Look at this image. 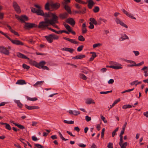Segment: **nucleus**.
I'll list each match as a JSON object with an SVG mask.
<instances>
[{
  "instance_id": "obj_1",
  "label": "nucleus",
  "mask_w": 148,
  "mask_h": 148,
  "mask_svg": "<svg viewBox=\"0 0 148 148\" xmlns=\"http://www.w3.org/2000/svg\"><path fill=\"white\" fill-rule=\"evenodd\" d=\"M52 17L51 19H49L47 18L45 19L44 22L46 24H48L49 25H53L54 24L58 23H59L58 21V17L55 13H53L50 12Z\"/></svg>"
},
{
  "instance_id": "obj_2",
  "label": "nucleus",
  "mask_w": 148,
  "mask_h": 148,
  "mask_svg": "<svg viewBox=\"0 0 148 148\" xmlns=\"http://www.w3.org/2000/svg\"><path fill=\"white\" fill-rule=\"evenodd\" d=\"M47 42L49 43H51L53 40H58L59 37L57 35L54 34H50L47 36H45Z\"/></svg>"
},
{
  "instance_id": "obj_3",
  "label": "nucleus",
  "mask_w": 148,
  "mask_h": 148,
  "mask_svg": "<svg viewBox=\"0 0 148 148\" xmlns=\"http://www.w3.org/2000/svg\"><path fill=\"white\" fill-rule=\"evenodd\" d=\"M38 25L35 23H25L24 28L26 29L29 30L33 28H36Z\"/></svg>"
},
{
  "instance_id": "obj_4",
  "label": "nucleus",
  "mask_w": 148,
  "mask_h": 148,
  "mask_svg": "<svg viewBox=\"0 0 148 148\" xmlns=\"http://www.w3.org/2000/svg\"><path fill=\"white\" fill-rule=\"evenodd\" d=\"M31 11L34 13H36L38 15L42 16L44 15L43 11L40 9H37L34 8H32Z\"/></svg>"
},
{
  "instance_id": "obj_5",
  "label": "nucleus",
  "mask_w": 148,
  "mask_h": 148,
  "mask_svg": "<svg viewBox=\"0 0 148 148\" xmlns=\"http://www.w3.org/2000/svg\"><path fill=\"white\" fill-rule=\"evenodd\" d=\"M12 6L17 13L19 14L21 12V11L20 7L16 1H14L13 2Z\"/></svg>"
},
{
  "instance_id": "obj_6",
  "label": "nucleus",
  "mask_w": 148,
  "mask_h": 148,
  "mask_svg": "<svg viewBox=\"0 0 148 148\" xmlns=\"http://www.w3.org/2000/svg\"><path fill=\"white\" fill-rule=\"evenodd\" d=\"M49 25L48 24H46L44 22V21L40 22L38 25V27L39 29H42V30H45L46 29H47Z\"/></svg>"
},
{
  "instance_id": "obj_7",
  "label": "nucleus",
  "mask_w": 148,
  "mask_h": 148,
  "mask_svg": "<svg viewBox=\"0 0 148 148\" xmlns=\"http://www.w3.org/2000/svg\"><path fill=\"white\" fill-rule=\"evenodd\" d=\"M50 6L52 9L54 10H56L60 8V4L59 3L52 2L50 3Z\"/></svg>"
},
{
  "instance_id": "obj_8",
  "label": "nucleus",
  "mask_w": 148,
  "mask_h": 148,
  "mask_svg": "<svg viewBox=\"0 0 148 148\" xmlns=\"http://www.w3.org/2000/svg\"><path fill=\"white\" fill-rule=\"evenodd\" d=\"M0 53H3L5 55H8L9 51L8 50L6 49L5 47L3 46H0Z\"/></svg>"
},
{
  "instance_id": "obj_9",
  "label": "nucleus",
  "mask_w": 148,
  "mask_h": 148,
  "mask_svg": "<svg viewBox=\"0 0 148 148\" xmlns=\"http://www.w3.org/2000/svg\"><path fill=\"white\" fill-rule=\"evenodd\" d=\"M46 62L45 61H42L40 62V65L39 66V69H42L43 70H49V68L46 66H45L44 65L46 64Z\"/></svg>"
},
{
  "instance_id": "obj_10",
  "label": "nucleus",
  "mask_w": 148,
  "mask_h": 148,
  "mask_svg": "<svg viewBox=\"0 0 148 148\" xmlns=\"http://www.w3.org/2000/svg\"><path fill=\"white\" fill-rule=\"evenodd\" d=\"M66 22L67 23L70 24L72 26H73L75 23V21L72 18H68L66 20Z\"/></svg>"
},
{
  "instance_id": "obj_11",
  "label": "nucleus",
  "mask_w": 148,
  "mask_h": 148,
  "mask_svg": "<svg viewBox=\"0 0 148 148\" xmlns=\"http://www.w3.org/2000/svg\"><path fill=\"white\" fill-rule=\"evenodd\" d=\"M63 25L69 32L71 33L73 35L75 34V32L71 29V27L69 25L66 24L65 23H63Z\"/></svg>"
},
{
  "instance_id": "obj_12",
  "label": "nucleus",
  "mask_w": 148,
  "mask_h": 148,
  "mask_svg": "<svg viewBox=\"0 0 148 148\" xmlns=\"http://www.w3.org/2000/svg\"><path fill=\"white\" fill-rule=\"evenodd\" d=\"M13 44L17 45H24V43L21 41L17 40H13L12 39V40L10 41Z\"/></svg>"
},
{
  "instance_id": "obj_13",
  "label": "nucleus",
  "mask_w": 148,
  "mask_h": 148,
  "mask_svg": "<svg viewBox=\"0 0 148 148\" xmlns=\"http://www.w3.org/2000/svg\"><path fill=\"white\" fill-rule=\"evenodd\" d=\"M20 21L22 23H25V21H28L29 20L28 17L25 15H22L20 16Z\"/></svg>"
},
{
  "instance_id": "obj_14",
  "label": "nucleus",
  "mask_w": 148,
  "mask_h": 148,
  "mask_svg": "<svg viewBox=\"0 0 148 148\" xmlns=\"http://www.w3.org/2000/svg\"><path fill=\"white\" fill-rule=\"evenodd\" d=\"M86 9L85 8H84V10H74L73 11V13L74 14H84L86 12Z\"/></svg>"
},
{
  "instance_id": "obj_15",
  "label": "nucleus",
  "mask_w": 148,
  "mask_h": 148,
  "mask_svg": "<svg viewBox=\"0 0 148 148\" xmlns=\"http://www.w3.org/2000/svg\"><path fill=\"white\" fill-rule=\"evenodd\" d=\"M63 38L75 44H77L79 43V42L76 41L75 39H71L66 37H64Z\"/></svg>"
},
{
  "instance_id": "obj_16",
  "label": "nucleus",
  "mask_w": 148,
  "mask_h": 148,
  "mask_svg": "<svg viewBox=\"0 0 148 148\" xmlns=\"http://www.w3.org/2000/svg\"><path fill=\"white\" fill-rule=\"evenodd\" d=\"M6 25L7 27L8 28L9 30L11 32V33H12L14 34L15 35H16L18 36H19L20 35L18 34V33L14 31V30H13L12 29V28L8 24H6Z\"/></svg>"
},
{
  "instance_id": "obj_17",
  "label": "nucleus",
  "mask_w": 148,
  "mask_h": 148,
  "mask_svg": "<svg viewBox=\"0 0 148 148\" xmlns=\"http://www.w3.org/2000/svg\"><path fill=\"white\" fill-rule=\"evenodd\" d=\"M116 21L117 24H119L122 26L126 28H128L126 24H124L123 22L118 18H116Z\"/></svg>"
},
{
  "instance_id": "obj_18",
  "label": "nucleus",
  "mask_w": 148,
  "mask_h": 148,
  "mask_svg": "<svg viewBox=\"0 0 148 148\" xmlns=\"http://www.w3.org/2000/svg\"><path fill=\"white\" fill-rule=\"evenodd\" d=\"M116 21L117 24H119L122 26L126 28H128L126 24H124L123 22L118 18H116Z\"/></svg>"
},
{
  "instance_id": "obj_19",
  "label": "nucleus",
  "mask_w": 148,
  "mask_h": 148,
  "mask_svg": "<svg viewBox=\"0 0 148 148\" xmlns=\"http://www.w3.org/2000/svg\"><path fill=\"white\" fill-rule=\"evenodd\" d=\"M116 21L117 24H119L122 26L126 28H128L126 24H124L123 22L118 18H116Z\"/></svg>"
},
{
  "instance_id": "obj_20",
  "label": "nucleus",
  "mask_w": 148,
  "mask_h": 148,
  "mask_svg": "<svg viewBox=\"0 0 148 148\" xmlns=\"http://www.w3.org/2000/svg\"><path fill=\"white\" fill-rule=\"evenodd\" d=\"M25 108L28 110H32L33 109H38L39 107L38 106H29L26 104L25 105Z\"/></svg>"
},
{
  "instance_id": "obj_21",
  "label": "nucleus",
  "mask_w": 148,
  "mask_h": 148,
  "mask_svg": "<svg viewBox=\"0 0 148 148\" xmlns=\"http://www.w3.org/2000/svg\"><path fill=\"white\" fill-rule=\"evenodd\" d=\"M17 56L18 57L20 58H21L26 59L27 60H29V58L27 57L25 55L20 52H18L17 53Z\"/></svg>"
},
{
  "instance_id": "obj_22",
  "label": "nucleus",
  "mask_w": 148,
  "mask_h": 148,
  "mask_svg": "<svg viewBox=\"0 0 148 148\" xmlns=\"http://www.w3.org/2000/svg\"><path fill=\"white\" fill-rule=\"evenodd\" d=\"M87 2L88 3V6L90 9L92 8L95 3L92 0H87Z\"/></svg>"
},
{
  "instance_id": "obj_23",
  "label": "nucleus",
  "mask_w": 148,
  "mask_h": 148,
  "mask_svg": "<svg viewBox=\"0 0 148 148\" xmlns=\"http://www.w3.org/2000/svg\"><path fill=\"white\" fill-rule=\"evenodd\" d=\"M64 8L67 11L68 13L69 14H72V12L71 8L69 5H65Z\"/></svg>"
},
{
  "instance_id": "obj_24",
  "label": "nucleus",
  "mask_w": 148,
  "mask_h": 148,
  "mask_svg": "<svg viewBox=\"0 0 148 148\" xmlns=\"http://www.w3.org/2000/svg\"><path fill=\"white\" fill-rule=\"evenodd\" d=\"M68 15V14L67 12H64L63 14H60L59 15L60 18L63 19L66 18Z\"/></svg>"
},
{
  "instance_id": "obj_25",
  "label": "nucleus",
  "mask_w": 148,
  "mask_h": 148,
  "mask_svg": "<svg viewBox=\"0 0 148 148\" xmlns=\"http://www.w3.org/2000/svg\"><path fill=\"white\" fill-rule=\"evenodd\" d=\"M30 64L38 68H39L40 65V62L38 63L36 61L34 60L31 61Z\"/></svg>"
},
{
  "instance_id": "obj_26",
  "label": "nucleus",
  "mask_w": 148,
  "mask_h": 148,
  "mask_svg": "<svg viewBox=\"0 0 148 148\" xmlns=\"http://www.w3.org/2000/svg\"><path fill=\"white\" fill-rule=\"evenodd\" d=\"M82 70V72L85 74H87L90 71V70L86 67H84Z\"/></svg>"
},
{
  "instance_id": "obj_27",
  "label": "nucleus",
  "mask_w": 148,
  "mask_h": 148,
  "mask_svg": "<svg viewBox=\"0 0 148 148\" xmlns=\"http://www.w3.org/2000/svg\"><path fill=\"white\" fill-rule=\"evenodd\" d=\"M26 83L25 80L22 79L18 80L16 83V84H18L20 85H23V84H26Z\"/></svg>"
},
{
  "instance_id": "obj_28",
  "label": "nucleus",
  "mask_w": 148,
  "mask_h": 148,
  "mask_svg": "<svg viewBox=\"0 0 148 148\" xmlns=\"http://www.w3.org/2000/svg\"><path fill=\"white\" fill-rule=\"evenodd\" d=\"M89 20L90 21V22H91L92 24H93L95 25H97L98 24L97 21L93 18H90Z\"/></svg>"
},
{
  "instance_id": "obj_29",
  "label": "nucleus",
  "mask_w": 148,
  "mask_h": 148,
  "mask_svg": "<svg viewBox=\"0 0 148 148\" xmlns=\"http://www.w3.org/2000/svg\"><path fill=\"white\" fill-rule=\"evenodd\" d=\"M125 39H129V37L125 34H124L122 37H121L119 38L120 41H122Z\"/></svg>"
},
{
  "instance_id": "obj_30",
  "label": "nucleus",
  "mask_w": 148,
  "mask_h": 148,
  "mask_svg": "<svg viewBox=\"0 0 148 148\" xmlns=\"http://www.w3.org/2000/svg\"><path fill=\"white\" fill-rule=\"evenodd\" d=\"M0 33L3 35L5 37L8 39L10 41L12 40V39L10 38L8 35L7 33H5L3 32L0 30Z\"/></svg>"
},
{
  "instance_id": "obj_31",
  "label": "nucleus",
  "mask_w": 148,
  "mask_h": 148,
  "mask_svg": "<svg viewBox=\"0 0 148 148\" xmlns=\"http://www.w3.org/2000/svg\"><path fill=\"white\" fill-rule=\"evenodd\" d=\"M49 6H50V4L49 2L47 3L45 5V8L46 10H50V9L49 8Z\"/></svg>"
},
{
  "instance_id": "obj_32",
  "label": "nucleus",
  "mask_w": 148,
  "mask_h": 148,
  "mask_svg": "<svg viewBox=\"0 0 148 148\" xmlns=\"http://www.w3.org/2000/svg\"><path fill=\"white\" fill-rule=\"evenodd\" d=\"M141 82H138V80L135 81H134L132 82L130 84L131 85H135L136 86L137 84H140L141 83Z\"/></svg>"
},
{
  "instance_id": "obj_33",
  "label": "nucleus",
  "mask_w": 148,
  "mask_h": 148,
  "mask_svg": "<svg viewBox=\"0 0 148 148\" xmlns=\"http://www.w3.org/2000/svg\"><path fill=\"white\" fill-rule=\"evenodd\" d=\"M80 78L84 80H86L87 79V77L84 74L80 73L79 74Z\"/></svg>"
},
{
  "instance_id": "obj_34",
  "label": "nucleus",
  "mask_w": 148,
  "mask_h": 148,
  "mask_svg": "<svg viewBox=\"0 0 148 148\" xmlns=\"http://www.w3.org/2000/svg\"><path fill=\"white\" fill-rule=\"evenodd\" d=\"M86 103L88 104H90L91 103H93L94 104H95V102L94 101L91 99H88L87 101H86Z\"/></svg>"
},
{
  "instance_id": "obj_35",
  "label": "nucleus",
  "mask_w": 148,
  "mask_h": 148,
  "mask_svg": "<svg viewBox=\"0 0 148 148\" xmlns=\"http://www.w3.org/2000/svg\"><path fill=\"white\" fill-rule=\"evenodd\" d=\"M132 107H134V106H132L131 105L128 104V105H124L123 107L122 108L123 109H126L127 108H132Z\"/></svg>"
},
{
  "instance_id": "obj_36",
  "label": "nucleus",
  "mask_w": 148,
  "mask_h": 148,
  "mask_svg": "<svg viewBox=\"0 0 148 148\" xmlns=\"http://www.w3.org/2000/svg\"><path fill=\"white\" fill-rule=\"evenodd\" d=\"M15 125L17 126L21 130H23L25 129V127L23 125H21V124H15Z\"/></svg>"
},
{
  "instance_id": "obj_37",
  "label": "nucleus",
  "mask_w": 148,
  "mask_h": 148,
  "mask_svg": "<svg viewBox=\"0 0 148 148\" xmlns=\"http://www.w3.org/2000/svg\"><path fill=\"white\" fill-rule=\"evenodd\" d=\"M78 40L81 42L84 41L85 40V39L82 35H80L78 37Z\"/></svg>"
},
{
  "instance_id": "obj_38",
  "label": "nucleus",
  "mask_w": 148,
  "mask_h": 148,
  "mask_svg": "<svg viewBox=\"0 0 148 148\" xmlns=\"http://www.w3.org/2000/svg\"><path fill=\"white\" fill-rule=\"evenodd\" d=\"M58 133H59V136H60V138L63 140L66 141V140H68V139L65 138L63 136L62 134L60 132H58Z\"/></svg>"
},
{
  "instance_id": "obj_39",
  "label": "nucleus",
  "mask_w": 148,
  "mask_h": 148,
  "mask_svg": "<svg viewBox=\"0 0 148 148\" xmlns=\"http://www.w3.org/2000/svg\"><path fill=\"white\" fill-rule=\"evenodd\" d=\"M99 8L98 6H95L93 9V11L95 13H97L99 12Z\"/></svg>"
},
{
  "instance_id": "obj_40",
  "label": "nucleus",
  "mask_w": 148,
  "mask_h": 148,
  "mask_svg": "<svg viewBox=\"0 0 148 148\" xmlns=\"http://www.w3.org/2000/svg\"><path fill=\"white\" fill-rule=\"evenodd\" d=\"M75 8L78 10H84L83 9H81L82 6L81 5L78 4L77 3H76L75 4Z\"/></svg>"
},
{
  "instance_id": "obj_41",
  "label": "nucleus",
  "mask_w": 148,
  "mask_h": 148,
  "mask_svg": "<svg viewBox=\"0 0 148 148\" xmlns=\"http://www.w3.org/2000/svg\"><path fill=\"white\" fill-rule=\"evenodd\" d=\"M27 99L28 100L31 101H36L38 99L36 97L31 98L30 97H27Z\"/></svg>"
},
{
  "instance_id": "obj_42",
  "label": "nucleus",
  "mask_w": 148,
  "mask_h": 148,
  "mask_svg": "<svg viewBox=\"0 0 148 148\" xmlns=\"http://www.w3.org/2000/svg\"><path fill=\"white\" fill-rule=\"evenodd\" d=\"M24 69L28 70L29 69L30 67L29 66L25 64H23L22 65Z\"/></svg>"
},
{
  "instance_id": "obj_43",
  "label": "nucleus",
  "mask_w": 148,
  "mask_h": 148,
  "mask_svg": "<svg viewBox=\"0 0 148 148\" xmlns=\"http://www.w3.org/2000/svg\"><path fill=\"white\" fill-rule=\"evenodd\" d=\"M44 82V81H43L37 82L34 85V86H36L38 85H41Z\"/></svg>"
},
{
  "instance_id": "obj_44",
  "label": "nucleus",
  "mask_w": 148,
  "mask_h": 148,
  "mask_svg": "<svg viewBox=\"0 0 148 148\" xmlns=\"http://www.w3.org/2000/svg\"><path fill=\"white\" fill-rule=\"evenodd\" d=\"M127 145V142H126L124 143L123 144H121V145H120L121 147V148H126V146Z\"/></svg>"
},
{
  "instance_id": "obj_45",
  "label": "nucleus",
  "mask_w": 148,
  "mask_h": 148,
  "mask_svg": "<svg viewBox=\"0 0 148 148\" xmlns=\"http://www.w3.org/2000/svg\"><path fill=\"white\" fill-rule=\"evenodd\" d=\"M49 12H48V13H44L43 12L44 15H43L42 16L45 18H48L50 17V15L49 14Z\"/></svg>"
},
{
  "instance_id": "obj_46",
  "label": "nucleus",
  "mask_w": 148,
  "mask_h": 148,
  "mask_svg": "<svg viewBox=\"0 0 148 148\" xmlns=\"http://www.w3.org/2000/svg\"><path fill=\"white\" fill-rule=\"evenodd\" d=\"M64 123H67V124H73L74 123V121H68L66 120H64Z\"/></svg>"
},
{
  "instance_id": "obj_47",
  "label": "nucleus",
  "mask_w": 148,
  "mask_h": 148,
  "mask_svg": "<svg viewBox=\"0 0 148 148\" xmlns=\"http://www.w3.org/2000/svg\"><path fill=\"white\" fill-rule=\"evenodd\" d=\"M5 128L9 130H11V127L10 125L7 123L5 125Z\"/></svg>"
},
{
  "instance_id": "obj_48",
  "label": "nucleus",
  "mask_w": 148,
  "mask_h": 148,
  "mask_svg": "<svg viewBox=\"0 0 148 148\" xmlns=\"http://www.w3.org/2000/svg\"><path fill=\"white\" fill-rule=\"evenodd\" d=\"M90 54H92V57L94 59L97 56V55L96 54V53L95 52H90Z\"/></svg>"
},
{
  "instance_id": "obj_49",
  "label": "nucleus",
  "mask_w": 148,
  "mask_h": 148,
  "mask_svg": "<svg viewBox=\"0 0 148 148\" xmlns=\"http://www.w3.org/2000/svg\"><path fill=\"white\" fill-rule=\"evenodd\" d=\"M83 47L84 46L82 45H81L80 46H79L77 48V51L78 52L81 51L82 50Z\"/></svg>"
},
{
  "instance_id": "obj_50",
  "label": "nucleus",
  "mask_w": 148,
  "mask_h": 148,
  "mask_svg": "<svg viewBox=\"0 0 148 148\" xmlns=\"http://www.w3.org/2000/svg\"><path fill=\"white\" fill-rule=\"evenodd\" d=\"M34 146L35 147H36L37 148H44V146L42 145H41L38 144H35Z\"/></svg>"
},
{
  "instance_id": "obj_51",
  "label": "nucleus",
  "mask_w": 148,
  "mask_h": 148,
  "mask_svg": "<svg viewBox=\"0 0 148 148\" xmlns=\"http://www.w3.org/2000/svg\"><path fill=\"white\" fill-rule=\"evenodd\" d=\"M125 61L127 62L128 63H130V64H135L136 62H135L132 61V60H125Z\"/></svg>"
},
{
  "instance_id": "obj_52",
  "label": "nucleus",
  "mask_w": 148,
  "mask_h": 148,
  "mask_svg": "<svg viewBox=\"0 0 148 148\" xmlns=\"http://www.w3.org/2000/svg\"><path fill=\"white\" fill-rule=\"evenodd\" d=\"M107 147L108 148H113V144L110 142L108 144Z\"/></svg>"
},
{
  "instance_id": "obj_53",
  "label": "nucleus",
  "mask_w": 148,
  "mask_h": 148,
  "mask_svg": "<svg viewBox=\"0 0 148 148\" xmlns=\"http://www.w3.org/2000/svg\"><path fill=\"white\" fill-rule=\"evenodd\" d=\"M122 65L119 64L118 65L114 66V69H122V67L121 66Z\"/></svg>"
},
{
  "instance_id": "obj_54",
  "label": "nucleus",
  "mask_w": 148,
  "mask_h": 148,
  "mask_svg": "<svg viewBox=\"0 0 148 148\" xmlns=\"http://www.w3.org/2000/svg\"><path fill=\"white\" fill-rule=\"evenodd\" d=\"M82 34H84L86 33L87 30L86 28H82Z\"/></svg>"
},
{
  "instance_id": "obj_55",
  "label": "nucleus",
  "mask_w": 148,
  "mask_h": 148,
  "mask_svg": "<svg viewBox=\"0 0 148 148\" xmlns=\"http://www.w3.org/2000/svg\"><path fill=\"white\" fill-rule=\"evenodd\" d=\"M90 25L88 27L91 29H93L94 27V25H93V24L91 22L89 23Z\"/></svg>"
},
{
  "instance_id": "obj_56",
  "label": "nucleus",
  "mask_w": 148,
  "mask_h": 148,
  "mask_svg": "<svg viewBox=\"0 0 148 148\" xmlns=\"http://www.w3.org/2000/svg\"><path fill=\"white\" fill-rule=\"evenodd\" d=\"M101 119L105 123H107V121L106 120L105 117H104L103 115H101Z\"/></svg>"
},
{
  "instance_id": "obj_57",
  "label": "nucleus",
  "mask_w": 148,
  "mask_h": 148,
  "mask_svg": "<svg viewBox=\"0 0 148 148\" xmlns=\"http://www.w3.org/2000/svg\"><path fill=\"white\" fill-rule=\"evenodd\" d=\"M130 18H131L134 19H136V18L134 16H133L131 14H130L129 13H128V14H127V15Z\"/></svg>"
},
{
  "instance_id": "obj_58",
  "label": "nucleus",
  "mask_w": 148,
  "mask_h": 148,
  "mask_svg": "<svg viewBox=\"0 0 148 148\" xmlns=\"http://www.w3.org/2000/svg\"><path fill=\"white\" fill-rule=\"evenodd\" d=\"M130 18H131L134 19H136V18L134 16H133L131 14H130L129 13H128V14H127V15Z\"/></svg>"
},
{
  "instance_id": "obj_59",
  "label": "nucleus",
  "mask_w": 148,
  "mask_h": 148,
  "mask_svg": "<svg viewBox=\"0 0 148 148\" xmlns=\"http://www.w3.org/2000/svg\"><path fill=\"white\" fill-rule=\"evenodd\" d=\"M125 130V129L122 128V131L121 132L120 134V135H119L120 137H123L122 135L124 134Z\"/></svg>"
},
{
  "instance_id": "obj_60",
  "label": "nucleus",
  "mask_w": 148,
  "mask_h": 148,
  "mask_svg": "<svg viewBox=\"0 0 148 148\" xmlns=\"http://www.w3.org/2000/svg\"><path fill=\"white\" fill-rule=\"evenodd\" d=\"M80 112L79 111H73V114L75 115L76 116L78 114H80Z\"/></svg>"
},
{
  "instance_id": "obj_61",
  "label": "nucleus",
  "mask_w": 148,
  "mask_h": 148,
  "mask_svg": "<svg viewBox=\"0 0 148 148\" xmlns=\"http://www.w3.org/2000/svg\"><path fill=\"white\" fill-rule=\"evenodd\" d=\"M144 63V61H142L140 63L136 64V63L135 64V66H141Z\"/></svg>"
},
{
  "instance_id": "obj_62",
  "label": "nucleus",
  "mask_w": 148,
  "mask_h": 148,
  "mask_svg": "<svg viewBox=\"0 0 148 148\" xmlns=\"http://www.w3.org/2000/svg\"><path fill=\"white\" fill-rule=\"evenodd\" d=\"M19 140L24 145V147L25 148V146H27V145L23 141V140H24L22 138H20Z\"/></svg>"
},
{
  "instance_id": "obj_63",
  "label": "nucleus",
  "mask_w": 148,
  "mask_h": 148,
  "mask_svg": "<svg viewBox=\"0 0 148 148\" xmlns=\"http://www.w3.org/2000/svg\"><path fill=\"white\" fill-rule=\"evenodd\" d=\"M86 120L88 122L90 121L91 120V118L90 117H89L88 116H86L85 117Z\"/></svg>"
},
{
  "instance_id": "obj_64",
  "label": "nucleus",
  "mask_w": 148,
  "mask_h": 148,
  "mask_svg": "<svg viewBox=\"0 0 148 148\" xmlns=\"http://www.w3.org/2000/svg\"><path fill=\"white\" fill-rule=\"evenodd\" d=\"M79 59H81L85 57V56L84 55H78Z\"/></svg>"
}]
</instances>
